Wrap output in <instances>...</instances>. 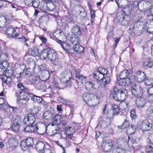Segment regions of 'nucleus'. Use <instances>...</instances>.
<instances>
[{
    "instance_id": "f257e3e1",
    "label": "nucleus",
    "mask_w": 153,
    "mask_h": 153,
    "mask_svg": "<svg viewBox=\"0 0 153 153\" xmlns=\"http://www.w3.org/2000/svg\"><path fill=\"white\" fill-rule=\"evenodd\" d=\"M17 88L19 91V96L20 100L18 101L19 106L22 108L24 107L28 103L27 101L29 100V89L25 87L22 84L18 85Z\"/></svg>"
},
{
    "instance_id": "f03ea898",
    "label": "nucleus",
    "mask_w": 153,
    "mask_h": 153,
    "mask_svg": "<svg viewBox=\"0 0 153 153\" xmlns=\"http://www.w3.org/2000/svg\"><path fill=\"white\" fill-rule=\"evenodd\" d=\"M128 95L127 91L126 89L123 88L118 89L114 87L112 89L110 97L116 100L121 101L125 100Z\"/></svg>"
},
{
    "instance_id": "7ed1b4c3",
    "label": "nucleus",
    "mask_w": 153,
    "mask_h": 153,
    "mask_svg": "<svg viewBox=\"0 0 153 153\" xmlns=\"http://www.w3.org/2000/svg\"><path fill=\"white\" fill-rule=\"evenodd\" d=\"M40 56L42 59H47L52 61L53 63L55 65H58V59L56 53L52 52L49 48L44 49L40 53Z\"/></svg>"
},
{
    "instance_id": "20e7f679",
    "label": "nucleus",
    "mask_w": 153,
    "mask_h": 153,
    "mask_svg": "<svg viewBox=\"0 0 153 153\" xmlns=\"http://www.w3.org/2000/svg\"><path fill=\"white\" fill-rule=\"evenodd\" d=\"M82 98L84 101L87 105L93 108H94L99 102V99L94 94L91 92L83 94Z\"/></svg>"
},
{
    "instance_id": "39448f33",
    "label": "nucleus",
    "mask_w": 153,
    "mask_h": 153,
    "mask_svg": "<svg viewBox=\"0 0 153 153\" xmlns=\"http://www.w3.org/2000/svg\"><path fill=\"white\" fill-rule=\"evenodd\" d=\"M33 83L34 84V86L37 89L42 90L43 91H45L47 89L46 83L43 80H42L39 78L35 77L33 79Z\"/></svg>"
},
{
    "instance_id": "423d86ee",
    "label": "nucleus",
    "mask_w": 153,
    "mask_h": 153,
    "mask_svg": "<svg viewBox=\"0 0 153 153\" xmlns=\"http://www.w3.org/2000/svg\"><path fill=\"white\" fill-rule=\"evenodd\" d=\"M132 93L137 98L142 96L143 91L141 87L136 84H132L131 86Z\"/></svg>"
},
{
    "instance_id": "0eeeda50",
    "label": "nucleus",
    "mask_w": 153,
    "mask_h": 153,
    "mask_svg": "<svg viewBox=\"0 0 153 153\" xmlns=\"http://www.w3.org/2000/svg\"><path fill=\"white\" fill-rule=\"evenodd\" d=\"M34 139L31 137H28L25 140L22 142L20 145L23 150H25L29 147L32 146L34 144Z\"/></svg>"
},
{
    "instance_id": "6e6552de",
    "label": "nucleus",
    "mask_w": 153,
    "mask_h": 153,
    "mask_svg": "<svg viewBox=\"0 0 153 153\" xmlns=\"http://www.w3.org/2000/svg\"><path fill=\"white\" fill-rule=\"evenodd\" d=\"M35 120L34 115L32 114H29L25 116L23 123L25 125H33Z\"/></svg>"
},
{
    "instance_id": "1a4fd4ad",
    "label": "nucleus",
    "mask_w": 153,
    "mask_h": 153,
    "mask_svg": "<svg viewBox=\"0 0 153 153\" xmlns=\"http://www.w3.org/2000/svg\"><path fill=\"white\" fill-rule=\"evenodd\" d=\"M6 34L9 37L13 38H16L19 35L16 31L14 28L11 26H9L6 27Z\"/></svg>"
},
{
    "instance_id": "9d476101",
    "label": "nucleus",
    "mask_w": 153,
    "mask_h": 153,
    "mask_svg": "<svg viewBox=\"0 0 153 153\" xmlns=\"http://www.w3.org/2000/svg\"><path fill=\"white\" fill-rule=\"evenodd\" d=\"M35 127V133L39 135H42L46 131L47 126L43 123L41 124L40 123L36 125Z\"/></svg>"
},
{
    "instance_id": "9b49d317",
    "label": "nucleus",
    "mask_w": 153,
    "mask_h": 153,
    "mask_svg": "<svg viewBox=\"0 0 153 153\" xmlns=\"http://www.w3.org/2000/svg\"><path fill=\"white\" fill-rule=\"evenodd\" d=\"M135 80L140 82L144 81L146 77V74L141 71H137L134 75Z\"/></svg>"
},
{
    "instance_id": "f8f14e48",
    "label": "nucleus",
    "mask_w": 153,
    "mask_h": 153,
    "mask_svg": "<svg viewBox=\"0 0 153 153\" xmlns=\"http://www.w3.org/2000/svg\"><path fill=\"white\" fill-rule=\"evenodd\" d=\"M140 128L143 131H147L152 128V125L148 120H145L142 122Z\"/></svg>"
},
{
    "instance_id": "ddd939ff",
    "label": "nucleus",
    "mask_w": 153,
    "mask_h": 153,
    "mask_svg": "<svg viewBox=\"0 0 153 153\" xmlns=\"http://www.w3.org/2000/svg\"><path fill=\"white\" fill-rule=\"evenodd\" d=\"M113 141L111 140H106L104 141L102 146L103 150L106 152L110 151L113 147Z\"/></svg>"
},
{
    "instance_id": "4468645a",
    "label": "nucleus",
    "mask_w": 153,
    "mask_h": 153,
    "mask_svg": "<svg viewBox=\"0 0 153 153\" xmlns=\"http://www.w3.org/2000/svg\"><path fill=\"white\" fill-rule=\"evenodd\" d=\"M29 98H31V99L35 102H36L38 103L43 104L45 102V100L39 96H38L33 94H31L29 90Z\"/></svg>"
},
{
    "instance_id": "2eb2a0df",
    "label": "nucleus",
    "mask_w": 153,
    "mask_h": 153,
    "mask_svg": "<svg viewBox=\"0 0 153 153\" xmlns=\"http://www.w3.org/2000/svg\"><path fill=\"white\" fill-rule=\"evenodd\" d=\"M153 3V1L150 2L149 1H146V2H143L141 1L139 3H137L138 9L141 11L140 9L141 8H143V7L147 8V9H149L148 7H151L152 6V3Z\"/></svg>"
},
{
    "instance_id": "dca6fc26",
    "label": "nucleus",
    "mask_w": 153,
    "mask_h": 153,
    "mask_svg": "<svg viewBox=\"0 0 153 153\" xmlns=\"http://www.w3.org/2000/svg\"><path fill=\"white\" fill-rule=\"evenodd\" d=\"M130 17L127 15L122 16L119 20V22H121L122 25L124 26L128 25L130 23Z\"/></svg>"
},
{
    "instance_id": "f3484780",
    "label": "nucleus",
    "mask_w": 153,
    "mask_h": 153,
    "mask_svg": "<svg viewBox=\"0 0 153 153\" xmlns=\"http://www.w3.org/2000/svg\"><path fill=\"white\" fill-rule=\"evenodd\" d=\"M111 124V120L108 118H103L100 123V124L102 128L108 127Z\"/></svg>"
},
{
    "instance_id": "a211bd4d",
    "label": "nucleus",
    "mask_w": 153,
    "mask_h": 153,
    "mask_svg": "<svg viewBox=\"0 0 153 153\" xmlns=\"http://www.w3.org/2000/svg\"><path fill=\"white\" fill-rule=\"evenodd\" d=\"M146 103L145 100L142 97L137 98L136 100V104L138 108H143L144 107Z\"/></svg>"
},
{
    "instance_id": "6ab92c4d",
    "label": "nucleus",
    "mask_w": 153,
    "mask_h": 153,
    "mask_svg": "<svg viewBox=\"0 0 153 153\" xmlns=\"http://www.w3.org/2000/svg\"><path fill=\"white\" fill-rule=\"evenodd\" d=\"M24 73L23 72H20L19 73H16L14 75L13 78L14 79V80L15 82H17L18 83L17 86L19 84H21L20 81L21 80L23 77V75L22 74Z\"/></svg>"
},
{
    "instance_id": "aec40b11",
    "label": "nucleus",
    "mask_w": 153,
    "mask_h": 153,
    "mask_svg": "<svg viewBox=\"0 0 153 153\" xmlns=\"http://www.w3.org/2000/svg\"><path fill=\"white\" fill-rule=\"evenodd\" d=\"M71 31L72 33L79 36H80L82 34L80 27L76 25H74L73 26Z\"/></svg>"
},
{
    "instance_id": "412c9836",
    "label": "nucleus",
    "mask_w": 153,
    "mask_h": 153,
    "mask_svg": "<svg viewBox=\"0 0 153 153\" xmlns=\"http://www.w3.org/2000/svg\"><path fill=\"white\" fill-rule=\"evenodd\" d=\"M130 71L127 70H124L120 72V74L119 77L120 79H125L130 78Z\"/></svg>"
},
{
    "instance_id": "4be33fe9",
    "label": "nucleus",
    "mask_w": 153,
    "mask_h": 153,
    "mask_svg": "<svg viewBox=\"0 0 153 153\" xmlns=\"http://www.w3.org/2000/svg\"><path fill=\"white\" fill-rule=\"evenodd\" d=\"M28 53L31 55L34 56H36L40 55L39 53L38 46H34L29 51Z\"/></svg>"
},
{
    "instance_id": "5701e85b",
    "label": "nucleus",
    "mask_w": 153,
    "mask_h": 153,
    "mask_svg": "<svg viewBox=\"0 0 153 153\" xmlns=\"http://www.w3.org/2000/svg\"><path fill=\"white\" fill-rule=\"evenodd\" d=\"M35 146V147L37 152H42L44 150L45 144L42 142L38 141L36 144Z\"/></svg>"
},
{
    "instance_id": "b1692460",
    "label": "nucleus",
    "mask_w": 153,
    "mask_h": 153,
    "mask_svg": "<svg viewBox=\"0 0 153 153\" xmlns=\"http://www.w3.org/2000/svg\"><path fill=\"white\" fill-rule=\"evenodd\" d=\"M77 10L79 12H78V13L79 14L83 20H85L86 19V16L87 15V12L85 11V9L82 7H79L78 8Z\"/></svg>"
},
{
    "instance_id": "393cba45",
    "label": "nucleus",
    "mask_w": 153,
    "mask_h": 153,
    "mask_svg": "<svg viewBox=\"0 0 153 153\" xmlns=\"http://www.w3.org/2000/svg\"><path fill=\"white\" fill-rule=\"evenodd\" d=\"M70 78L67 74L62 72L60 76L59 79L61 82L63 83H66L69 81Z\"/></svg>"
},
{
    "instance_id": "a878e982",
    "label": "nucleus",
    "mask_w": 153,
    "mask_h": 153,
    "mask_svg": "<svg viewBox=\"0 0 153 153\" xmlns=\"http://www.w3.org/2000/svg\"><path fill=\"white\" fill-rule=\"evenodd\" d=\"M11 120L13 122V123L16 124V125H20L22 123V120L19 116L13 115Z\"/></svg>"
},
{
    "instance_id": "bb28decb",
    "label": "nucleus",
    "mask_w": 153,
    "mask_h": 153,
    "mask_svg": "<svg viewBox=\"0 0 153 153\" xmlns=\"http://www.w3.org/2000/svg\"><path fill=\"white\" fill-rule=\"evenodd\" d=\"M153 3H152V6L151 7H148L149 9H147V8L143 7V8H141L140 10L141 11L144 12L145 14L148 13V14H151L153 17Z\"/></svg>"
},
{
    "instance_id": "cd10ccee",
    "label": "nucleus",
    "mask_w": 153,
    "mask_h": 153,
    "mask_svg": "<svg viewBox=\"0 0 153 153\" xmlns=\"http://www.w3.org/2000/svg\"><path fill=\"white\" fill-rule=\"evenodd\" d=\"M111 75L108 73L105 75L103 76L104 80L103 81V85L104 87H105L106 84H108L111 81Z\"/></svg>"
},
{
    "instance_id": "c85d7f7f",
    "label": "nucleus",
    "mask_w": 153,
    "mask_h": 153,
    "mask_svg": "<svg viewBox=\"0 0 153 153\" xmlns=\"http://www.w3.org/2000/svg\"><path fill=\"white\" fill-rule=\"evenodd\" d=\"M122 10L125 15H128L130 14L132 12V6L130 5H127L123 8Z\"/></svg>"
},
{
    "instance_id": "c756f323",
    "label": "nucleus",
    "mask_w": 153,
    "mask_h": 153,
    "mask_svg": "<svg viewBox=\"0 0 153 153\" xmlns=\"http://www.w3.org/2000/svg\"><path fill=\"white\" fill-rule=\"evenodd\" d=\"M130 78L127 79V80L125 79H120L118 80V82L119 85H120L125 86L128 85L130 82Z\"/></svg>"
},
{
    "instance_id": "7c9ffc66",
    "label": "nucleus",
    "mask_w": 153,
    "mask_h": 153,
    "mask_svg": "<svg viewBox=\"0 0 153 153\" xmlns=\"http://www.w3.org/2000/svg\"><path fill=\"white\" fill-rule=\"evenodd\" d=\"M61 117L59 114H56L54 117L52 126H54V125H57L56 124H59L61 122Z\"/></svg>"
},
{
    "instance_id": "2f4dec72",
    "label": "nucleus",
    "mask_w": 153,
    "mask_h": 153,
    "mask_svg": "<svg viewBox=\"0 0 153 153\" xmlns=\"http://www.w3.org/2000/svg\"><path fill=\"white\" fill-rule=\"evenodd\" d=\"M73 49L74 51L78 53H82L84 50V48L79 43L74 45Z\"/></svg>"
},
{
    "instance_id": "473e14b6",
    "label": "nucleus",
    "mask_w": 153,
    "mask_h": 153,
    "mask_svg": "<svg viewBox=\"0 0 153 153\" xmlns=\"http://www.w3.org/2000/svg\"><path fill=\"white\" fill-rule=\"evenodd\" d=\"M8 143L10 147L15 146L18 144V141L16 138L13 137L10 138L8 141Z\"/></svg>"
},
{
    "instance_id": "72a5a7b5",
    "label": "nucleus",
    "mask_w": 153,
    "mask_h": 153,
    "mask_svg": "<svg viewBox=\"0 0 153 153\" xmlns=\"http://www.w3.org/2000/svg\"><path fill=\"white\" fill-rule=\"evenodd\" d=\"M93 76L96 80L100 81L103 79V75L97 70L95 71L93 73Z\"/></svg>"
},
{
    "instance_id": "f704fd0d",
    "label": "nucleus",
    "mask_w": 153,
    "mask_h": 153,
    "mask_svg": "<svg viewBox=\"0 0 153 153\" xmlns=\"http://www.w3.org/2000/svg\"><path fill=\"white\" fill-rule=\"evenodd\" d=\"M76 79L79 85H81L86 80L85 77L81 75L76 78Z\"/></svg>"
},
{
    "instance_id": "c9c22d12",
    "label": "nucleus",
    "mask_w": 153,
    "mask_h": 153,
    "mask_svg": "<svg viewBox=\"0 0 153 153\" xmlns=\"http://www.w3.org/2000/svg\"><path fill=\"white\" fill-rule=\"evenodd\" d=\"M54 33H53V36L52 37H51V38L55 40L58 43L60 44L62 48L64 49V48L68 44L65 42H64L63 41L57 39L56 37L55 36H54Z\"/></svg>"
},
{
    "instance_id": "e433bc0d",
    "label": "nucleus",
    "mask_w": 153,
    "mask_h": 153,
    "mask_svg": "<svg viewBox=\"0 0 153 153\" xmlns=\"http://www.w3.org/2000/svg\"><path fill=\"white\" fill-rule=\"evenodd\" d=\"M79 41V39L76 35L72 36L70 39V42L72 44L75 45L78 44Z\"/></svg>"
},
{
    "instance_id": "4c0bfd02",
    "label": "nucleus",
    "mask_w": 153,
    "mask_h": 153,
    "mask_svg": "<svg viewBox=\"0 0 153 153\" xmlns=\"http://www.w3.org/2000/svg\"><path fill=\"white\" fill-rule=\"evenodd\" d=\"M27 126L24 129L25 131L31 133L35 132V128L33 125H29Z\"/></svg>"
},
{
    "instance_id": "58836bf2",
    "label": "nucleus",
    "mask_w": 153,
    "mask_h": 153,
    "mask_svg": "<svg viewBox=\"0 0 153 153\" xmlns=\"http://www.w3.org/2000/svg\"><path fill=\"white\" fill-rule=\"evenodd\" d=\"M143 65L144 66L150 68L153 65L152 61L150 59H146L143 61Z\"/></svg>"
},
{
    "instance_id": "ea45409f",
    "label": "nucleus",
    "mask_w": 153,
    "mask_h": 153,
    "mask_svg": "<svg viewBox=\"0 0 153 153\" xmlns=\"http://www.w3.org/2000/svg\"><path fill=\"white\" fill-rule=\"evenodd\" d=\"M147 89V92L149 94V98L150 100L153 102V86L149 87Z\"/></svg>"
},
{
    "instance_id": "a19ab883",
    "label": "nucleus",
    "mask_w": 153,
    "mask_h": 153,
    "mask_svg": "<svg viewBox=\"0 0 153 153\" xmlns=\"http://www.w3.org/2000/svg\"><path fill=\"white\" fill-rule=\"evenodd\" d=\"M144 83L145 85H147L149 87L153 86V79L151 78L148 77L146 78L144 80Z\"/></svg>"
},
{
    "instance_id": "79ce46f5",
    "label": "nucleus",
    "mask_w": 153,
    "mask_h": 153,
    "mask_svg": "<svg viewBox=\"0 0 153 153\" xmlns=\"http://www.w3.org/2000/svg\"><path fill=\"white\" fill-rule=\"evenodd\" d=\"M43 116L45 119L50 120L53 117V114L49 111H47L44 114Z\"/></svg>"
},
{
    "instance_id": "37998d69",
    "label": "nucleus",
    "mask_w": 153,
    "mask_h": 153,
    "mask_svg": "<svg viewBox=\"0 0 153 153\" xmlns=\"http://www.w3.org/2000/svg\"><path fill=\"white\" fill-rule=\"evenodd\" d=\"M94 84L95 83L94 82H87L85 83V87L87 90H90L94 88Z\"/></svg>"
},
{
    "instance_id": "c03bdc74",
    "label": "nucleus",
    "mask_w": 153,
    "mask_h": 153,
    "mask_svg": "<svg viewBox=\"0 0 153 153\" xmlns=\"http://www.w3.org/2000/svg\"><path fill=\"white\" fill-rule=\"evenodd\" d=\"M97 70L100 73L102 74L103 76L105 75H106V74L109 73L107 69L102 67H99L98 68Z\"/></svg>"
},
{
    "instance_id": "a18cd8bd",
    "label": "nucleus",
    "mask_w": 153,
    "mask_h": 153,
    "mask_svg": "<svg viewBox=\"0 0 153 153\" xmlns=\"http://www.w3.org/2000/svg\"><path fill=\"white\" fill-rule=\"evenodd\" d=\"M9 65L8 63L6 60L2 61V62H0V67L3 68L5 71L8 68Z\"/></svg>"
},
{
    "instance_id": "49530a36",
    "label": "nucleus",
    "mask_w": 153,
    "mask_h": 153,
    "mask_svg": "<svg viewBox=\"0 0 153 153\" xmlns=\"http://www.w3.org/2000/svg\"><path fill=\"white\" fill-rule=\"evenodd\" d=\"M89 9L90 10L91 18H95V13L96 11L92 8L91 6L88 3Z\"/></svg>"
},
{
    "instance_id": "de8ad7c7",
    "label": "nucleus",
    "mask_w": 153,
    "mask_h": 153,
    "mask_svg": "<svg viewBox=\"0 0 153 153\" xmlns=\"http://www.w3.org/2000/svg\"><path fill=\"white\" fill-rule=\"evenodd\" d=\"M136 110L134 109H133L131 110L130 116L132 120H135L137 118V116L136 114Z\"/></svg>"
},
{
    "instance_id": "09e8293b",
    "label": "nucleus",
    "mask_w": 153,
    "mask_h": 153,
    "mask_svg": "<svg viewBox=\"0 0 153 153\" xmlns=\"http://www.w3.org/2000/svg\"><path fill=\"white\" fill-rule=\"evenodd\" d=\"M48 20V17L44 16H41L39 20V22L40 23H46Z\"/></svg>"
},
{
    "instance_id": "8fccbe9b",
    "label": "nucleus",
    "mask_w": 153,
    "mask_h": 153,
    "mask_svg": "<svg viewBox=\"0 0 153 153\" xmlns=\"http://www.w3.org/2000/svg\"><path fill=\"white\" fill-rule=\"evenodd\" d=\"M20 127V125H16V124L13 123L11 127L12 130L13 131L16 132L19 131Z\"/></svg>"
},
{
    "instance_id": "3c124183",
    "label": "nucleus",
    "mask_w": 153,
    "mask_h": 153,
    "mask_svg": "<svg viewBox=\"0 0 153 153\" xmlns=\"http://www.w3.org/2000/svg\"><path fill=\"white\" fill-rule=\"evenodd\" d=\"M79 7H82V6L80 5H78L75 7L74 9L72 11V13L73 15L76 16H78L79 15V14H78V12H79V11L77 10L78 8Z\"/></svg>"
},
{
    "instance_id": "603ef678",
    "label": "nucleus",
    "mask_w": 153,
    "mask_h": 153,
    "mask_svg": "<svg viewBox=\"0 0 153 153\" xmlns=\"http://www.w3.org/2000/svg\"><path fill=\"white\" fill-rule=\"evenodd\" d=\"M31 69L28 68L26 69L25 72V70H24L23 71L24 73L22 75H23V76H31Z\"/></svg>"
},
{
    "instance_id": "864d4df0",
    "label": "nucleus",
    "mask_w": 153,
    "mask_h": 153,
    "mask_svg": "<svg viewBox=\"0 0 153 153\" xmlns=\"http://www.w3.org/2000/svg\"><path fill=\"white\" fill-rule=\"evenodd\" d=\"M16 73H13V71L12 69H9L8 70L7 72H5V76L13 77L14 75Z\"/></svg>"
},
{
    "instance_id": "5fc2aeb1",
    "label": "nucleus",
    "mask_w": 153,
    "mask_h": 153,
    "mask_svg": "<svg viewBox=\"0 0 153 153\" xmlns=\"http://www.w3.org/2000/svg\"><path fill=\"white\" fill-rule=\"evenodd\" d=\"M146 152L147 153H152L153 147L150 145L147 146L146 148Z\"/></svg>"
},
{
    "instance_id": "6e6d98bb",
    "label": "nucleus",
    "mask_w": 153,
    "mask_h": 153,
    "mask_svg": "<svg viewBox=\"0 0 153 153\" xmlns=\"http://www.w3.org/2000/svg\"><path fill=\"white\" fill-rule=\"evenodd\" d=\"M129 123L128 121L125 120L121 126L120 128L124 129L127 128L129 126Z\"/></svg>"
},
{
    "instance_id": "4d7b16f0",
    "label": "nucleus",
    "mask_w": 153,
    "mask_h": 153,
    "mask_svg": "<svg viewBox=\"0 0 153 153\" xmlns=\"http://www.w3.org/2000/svg\"><path fill=\"white\" fill-rule=\"evenodd\" d=\"M7 54L5 53H2L0 56V61H5L7 60Z\"/></svg>"
},
{
    "instance_id": "13d9d810",
    "label": "nucleus",
    "mask_w": 153,
    "mask_h": 153,
    "mask_svg": "<svg viewBox=\"0 0 153 153\" xmlns=\"http://www.w3.org/2000/svg\"><path fill=\"white\" fill-rule=\"evenodd\" d=\"M46 68V65L45 64H43L38 66L39 70L40 71H45Z\"/></svg>"
},
{
    "instance_id": "bf43d9fd",
    "label": "nucleus",
    "mask_w": 153,
    "mask_h": 153,
    "mask_svg": "<svg viewBox=\"0 0 153 153\" xmlns=\"http://www.w3.org/2000/svg\"><path fill=\"white\" fill-rule=\"evenodd\" d=\"M19 41L22 43H24L28 41V40L25 39L24 36H22L21 37H19L18 38Z\"/></svg>"
},
{
    "instance_id": "052dcab7",
    "label": "nucleus",
    "mask_w": 153,
    "mask_h": 153,
    "mask_svg": "<svg viewBox=\"0 0 153 153\" xmlns=\"http://www.w3.org/2000/svg\"><path fill=\"white\" fill-rule=\"evenodd\" d=\"M39 6V3L36 2V0H33L32 2V3L30 6H33L35 8H38Z\"/></svg>"
},
{
    "instance_id": "680f3d73",
    "label": "nucleus",
    "mask_w": 153,
    "mask_h": 153,
    "mask_svg": "<svg viewBox=\"0 0 153 153\" xmlns=\"http://www.w3.org/2000/svg\"><path fill=\"white\" fill-rule=\"evenodd\" d=\"M113 111L112 116H113L115 115H117L120 112L119 108H117L114 110Z\"/></svg>"
},
{
    "instance_id": "e2e57ef3",
    "label": "nucleus",
    "mask_w": 153,
    "mask_h": 153,
    "mask_svg": "<svg viewBox=\"0 0 153 153\" xmlns=\"http://www.w3.org/2000/svg\"><path fill=\"white\" fill-rule=\"evenodd\" d=\"M74 73L75 74L76 78L81 75L80 74V70L79 69H75Z\"/></svg>"
},
{
    "instance_id": "0e129e2a",
    "label": "nucleus",
    "mask_w": 153,
    "mask_h": 153,
    "mask_svg": "<svg viewBox=\"0 0 153 153\" xmlns=\"http://www.w3.org/2000/svg\"><path fill=\"white\" fill-rule=\"evenodd\" d=\"M120 38H121V37H119L117 38H115V44H114V45H113V47L114 48H115L116 47L120 39Z\"/></svg>"
},
{
    "instance_id": "69168bd1",
    "label": "nucleus",
    "mask_w": 153,
    "mask_h": 153,
    "mask_svg": "<svg viewBox=\"0 0 153 153\" xmlns=\"http://www.w3.org/2000/svg\"><path fill=\"white\" fill-rule=\"evenodd\" d=\"M39 38L43 42L46 43L47 41V39L42 35H40L39 36Z\"/></svg>"
},
{
    "instance_id": "338daca9",
    "label": "nucleus",
    "mask_w": 153,
    "mask_h": 153,
    "mask_svg": "<svg viewBox=\"0 0 153 153\" xmlns=\"http://www.w3.org/2000/svg\"><path fill=\"white\" fill-rule=\"evenodd\" d=\"M6 79H5L6 82L8 83H9L12 81V78L13 77H11L10 76H5Z\"/></svg>"
},
{
    "instance_id": "774afa93",
    "label": "nucleus",
    "mask_w": 153,
    "mask_h": 153,
    "mask_svg": "<svg viewBox=\"0 0 153 153\" xmlns=\"http://www.w3.org/2000/svg\"><path fill=\"white\" fill-rule=\"evenodd\" d=\"M33 0H25V4L27 6H30Z\"/></svg>"
}]
</instances>
